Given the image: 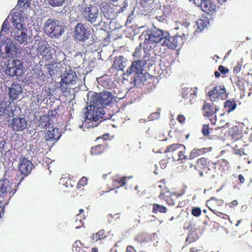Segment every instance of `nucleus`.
I'll return each mask as SVG.
<instances>
[{"label":"nucleus","instance_id":"f257e3e1","mask_svg":"<svg viewBox=\"0 0 252 252\" xmlns=\"http://www.w3.org/2000/svg\"><path fill=\"white\" fill-rule=\"evenodd\" d=\"M75 11L85 21L94 25L98 17V9L91 0H83L75 7Z\"/></svg>","mask_w":252,"mask_h":252},{"label":"nucleus","instance_id":"f03ea898","mask_svg":"<svg viewBox=\"0 0 252 252\" xmlns=\"http://www.w3.org/2000/svg\"><path fill=\"white\" fill-rule=\"evenodd\" d=\"M89 101L90 104L85 108L86 111L85 112V119L83 122L82 126L87 127V124L90 122H96L99 119L102 118L104 114L103 108L102 107L97 105L95 104H93Z\"/></svg>","mask_w":252,"mask_h":252},{"label":"nucleus","instance_id":"7ed1b4c3","mask_svg":"<svg viewBox=\"0 0 252 252\" xmlns=\"http://www.w3.org/2000/svg\"><path fill=\"white\" fill-rule=\"evenodd\" d=\"M114 99V96L111 93L108 91H103L100 93H94L90 97L88 101L93 104H97L103 107L109 105Z\"/></svg>","mask_w":252,"mask_h":252},{"label":"nucleus","instance_id":"20e7f679","mask_svg":"<svg viewBox=\"0 0 252 252\" xmlns=\"http://www.w3.org/2000/svg\"><path fill=\"white\" fill-rule=\"evenodd\" d=\"M44 28L46 33L51 38L59 37L64 32L60 22L53 18H49L45 22Z\"/></svg>","mask_w":252,"mask_h":252},{"label":"nucleus","instance_id":"39448f33","mask_svg":"<svg viewBox=\"0 0 252 252\" xmlns=\"http://www.w3.org/2000/svg\"><path fill=\"white\" fill-rule=\"evenodd\" d=\"M144 43L146 44L160 43L163 41L165 32L155 27L150 30H148L144 35Z\"/></svg>","mask_w":252,"mask_h":252},{"label":"nucleus","instance_id":"423d86ee","mask_svg":"<svg viewBox=\"0 0 252 252\" xmlns=\"http://www.w3.org/2000/svg\"><path fill=\"white\" fill-rule=\"evenodd\" d=\"M74 38L78 41L84 42L89 38L90 32L86 26L81 23H77L74 27Z\"/></svg>","mask_w":252,"mask_h":252},{"label":"nucleus","instance_id":"0eeeda50","mask_svg":"<svg viewBox=\"0 0 252 252\" xmlns=\"http://www.w3.org/2000/svg\"><path fill=\"white\" fill-rule=\"evenodd\" d=\"M183 43V39L181 36L178 35L170 36L169 33L166 32H165L163 41L161 42V45L171 49H174L178 46L182 45Z\"/></svg>","mask_w":252,"mask_h":252},{"label":"nucleus","instance_id":"6e6552de","mask_svg":"<svg viewBox=\"0 0 252 252\" xmlns=\"http://www.w3.org/2000/svg\"><path fill=\"white\" fill-rule=\"evenodd\" d=\"M226 92L224 86L216 85L208 92V95L212 102L217 101L226 97Z\"/></svg>","mask_w":252,"mask_h":252},{"label":"nucleus","instance_id":"1a4fd4ad","mask_svg":"<svg viewBox=\"0 0 252 252\" xmlns=\"http://www.w3.org/2000/svg\"><path fill=\"white\" fill-rule=\"evenodd\" d=\"M6 71L11 76H21L23 73V65L19 60H13L7 65Z\"/></svg>","mask_w":252,"mask_h":252},{"label":"nucleus","instance_id":"9d476101","mask_svg":"<svg viewBox=\"0 0 252 252\" xmlns=\"http://www.w3.org/2000/svg\"><path fill=\"white\" fill-rule=\"evenodd\" d=\"M33 165L32 162L25 157H21L18 164L19 171L24 176H27L31 172Z\"/></svg>","mask_w":252,"mask_h":252},{"label":"nucleus","instance_id":"9b49d317","mask_svg":"<svg viewBox=\"0 0 252 252\" xmlns=\"http://www.w3.org/2000/svg\"><path fill=\"white\" fill-rule=\"evenodd\" d=\"M12 184L6 179L0 180V195H13L16 189L12 188Z\"/></svg>","mask_w":252,"mask_h":252},{"label":"nucleus","instance_id":"f8f14e48","mask_svg":"<svg viewBox=\"0 0 252 252\" xmlns=\"http://www.w3.org/2000/svg\"><path fill=\"white\" fill-rule=\"evenodd\" d=\"M28 122L24 117H16L11 123V127L15 131H22L27 128Z\"/></svg>","mask_w":252,"mask_h":252},{"label":"nucleus","instance_id":"ddd939ff","mask_svg":"<svg viewBox=\"0 0 252 252\" xmlns=\"http://www.w3.org/2000/svg\"><path fill=\"white\" fill-rule=\"evenodd\" d=\"M197 89L196 88H184L182 89V96L190 104H193L196 100Z\"/></svg>","mask_w":252,"mask_h":252},{"label":"nucleus","instance_id":"4468645a","mask_svg":"<svg viewBox=\"0 0 252 252\" xmlns=\"http://www.w3.org/2000/svg\"><path fill=\"white\" fill-rule=\"evenodd\" d=\"M179 195L174 192L166 191L161 192L159 195V198L164 200L168 205L174 206L177 202Z\"/></svg>","mask_w":252,"mask_h":252},{"label":"nucleus","instance_id":"2eb2a0df","mask_svg":"<svg viewBox=\"0 0 252 252\" xmlns=\"http://www.w3.org/2000/svg\"><path fill=\"white\" fill-rule=\"evenodd\" d=\"M181 149H183V144L174 143L167 146L163 153L167 154L168 156H170L173 160L174 157L177 155L178 151Z\"/></svg>","mask_w":252,"mask_h":252},{"label":"nucleus","instance_id":"dca6fc26","mask_svg":"<svg viewBox=\"0 0 252 252\" xmlns=\"http://www.w3.org/2000/svg\"><path fill=\"white\" fill-rule=\"evenodd\" d=\"M144 64L141 60L134 61L131 65L127 69L126 73L130 75L133 73L138 74L143 70Z\"/></svg>","mask_w":252,"mask_h":252},{"label":"nucleus","instance_id":"f3484780","mask_svg":"<svg viewBox=\"0 0 252 252\" xmlns=\"http://www.w3.org/2000/svg\"><path fill=\"white\" fill-rule=\"evenodd\" d=\"M219 107L216 106L210 103H205L202 107L203 116L210 118L214 115V117H216L215 114L219 110Z\"/></svg>","mask_w":252,"mask_h":252},{"label":"nucleus","instance_id":"a211bd4d","mask_svg":"<svg viewBox=\"0 0 252 252\" xmlns=\"http://www.w3.org/2000/svg\"><path fill=\"white\" fill-rule=\"evenodd\" d=\"M76 79H77L76 74L74 70L71 68L64 71L61 78L62 80L64 81H66V82L71 83V85L75 84Z\"/></svg>","mask_w":252,"mask_h":252},{"label":"nucleus","instance_id":"6ab92c4d","mask_svg":"<svg viewBox=\"0 0 252 252\" xmlns=\"http://www.w3.org/2000/svg\"><path fill=\"white\" fill-rule=\"evenodd\" d=\"M22 89L18 83L14 82L9 88V96L12 100H15L19 97V95L22 93Z\"/></svg>","mask_w":252,"mask_h":252},{"label":"nucleus","instance_id":"aec40b11","mask_svg":"<svg viewBox=\"0 0 252 252\" xmlns=\"http://www.w3.org/2000/svg\"><path fill=\"white\" fill-rule=\"evenodd\" d=\"M100 9L104 16L111 17L115 16V9L106 1L102 2L100 5Z\"/></svg>","mask_w":252,"mask_h":252},{"label":"nucleus","instance_id":"412c9836","mask_svg":"<svg viewBox=\"0 0 252 252\" xmlns=\"http://www.w3.org/2000/svg\"><path fill=\"white\" fill-rule=\"evenodd\" d=\"M10 103L2 102L0 103V115L11 116L14 115L12 106Z\"/></svg>","mask_w":252,"mask_h":252},{"label":"nucleus","instance_id":"4be33fe9","mask_svg":"<svg viewBox=\"0 0 252 252\" xmlns=\"http://www.w3.org/2000/svg\"><path fill=\"white\" fill-rule=\"evenodd\" d=\"M228 161L224 159H219L216 162L211 161L210 170L222 171L224 169L225 167L228 165Z\"/></svg>","mask_w":252,"mask_h":252},{"label":"nucleus","instance_id":"5701e85b","mask_svg":"<svg viewBox=\"0 0 252 252\" xmlns=\"http://www.w3.org/2000/svg\"><path fill=\"white\" fill-rule=\"evenodd\" d=\"M200 7L202 11L208 14L213 13L216 9V5L210 0H202Z\"/></svg>","mask_w":252,"mask_h":252},{"label":"nucleus","instance_id":"b1692460","mask_svg":"<svg viewBox=\"0 0 252 252\" xmlns=\"http://www.w3.org/2000/svg\"><path fill=\"white\" fill-rule=\"evenodd\" d=\"M128 64V63L126 59L119 56L114 60L113 66L118 70L124 71Z\"/></svg>","mask_w":252,"mask_h":252},{"label":"nucleus","instance_id":"393cba45","mask_svg":"<svg viewBox=\"0 0 252 252\" xmlns=\"http://www.w3.org/2000/svg\"><path fill=\"white\" fill-rule=\"evenodd\" d=\"M61 134L59 132V129L57 128H52L51 129L47 130L45 133V139L47 141H57L59 139Z\"/></svg>","mask_w":252,"mask_h":252},{"label":"nucleus","instance_id":"a878e982","mask_svg":"<svg viewBox=\"0 0 252 252\" xmlns=\"http://www.w3.org/2000/svg\"><path fill=\"white\" fill-rule=\"evenodd\" d=\"M212 150V147L202 148L200 149L194 148L190 152L189 156V159H194L200 156L210 152Z\"/></svg>","mask_w":252,"mask_h":252},{"label":"nucleus","instance_id":"bb28decb","mask_svg":"<svg viewBox=\"0 0 252 252\" xmlns=\"http://www.w3.org/2000/svg\"><path fill=\"white\" fill-rule=\"evenodd\" d=\"M79 213L74 218L73 225L75 228H80L84 226L83 220H85L86 216L84 214V211L83 209H80L79 211Z\"/></svg>","mask_w":252,"mask_h":252},{"label":"nucleus","instance_id":"cd10ccee","mask_svg":"<svg viewBox=\"0 0 252 252\" xmlns=\"http://www.w3.org/2000/svg\"><path fill=\"white\" fill-rule=\"evenodd\" d=\"M223 200L221 199H217L215 197H211L207 201V206L208 209L213 211L216 210L217 206H221L223 204Z\"/></svg>","mask_w":252,"mask_h":252},{"label":"nucleus","instance_id":"c85d7f7f","mask_svg":"<svg viewBox=\"0 0 252 252\" xmlns=\"http://www.w3.org/2000/svg\"><path fill=\"white\" fill-rule=\"evenodd\" d=\"M26 29H23V30H18L14 35V38L16 40L18 41L20 44L24 43L26 44L27 41V33Z\"/></svg>","mask_w":252,"mask_h":252},{"label":"nucleus","instance_id":"c756f323","mask_svg":"<svg viewBox=\"0 0 252 252\" xmlns=\"http://www.w3.org/2000/svg\"><path fill=\"white\" fill-rule=\"evenodd\" d=\"M12 25L18 30H23L24 26V18L19 15H14L12 17Z\"/></svg>","mask_w":252,"mask_h":252},{"label":"nucleus","instance_id":"7c9ffc66","mask_svg":"<svg viewBox=\"0 0 252 252\" xmlns=\"http://www.w3.org/2000/svg\"><path fill=\"white\" fill-rule=\"evenodd\" d=\"M210 163H211V161L208 160L207 158H201L196 161L198 166L206 171L210 170Z\"/></svg>","mask_w":252,"mask_h":252},{"label":"nucleus","instance_id":"2f4dec72","mask_svg":"<svg viewBox=\"0 0 252 252\" xmlns=\"http://www.w3.org/2000/svg\"><path fill=\"white\" fill-rule=\"evenodd\" d=\"M199 239V236L196 230H190L186 239V245L196 242Z\"/></svg>","mask_w":252,"mask_h":252},{"label":"nucleus","instance_id":"473e14b6","mask_svg":"<svg viewBox=\"0 0 252 252\" xmlns=\"http://www.w3.org/2000/svg\"><path fill=\"white\" fill-rule=\"evenodd\" d=\"M71 83L67 82L61 79L60 82V89L62 92L65 94V95H68L70 94Z\"/></svg>","mask_w":252,"mask_h":252},{"label":"nucleus","instance_id":"72a5a7b5","mask_svg":"<svg viewBox=\"0 0 252 252\" xmlns=\"http://www.w3.org/2000/svg\"><path fill=\"white\" fill-rule=\"evenodd\" d=\"M243 132L242 129H239V127L235 126L231 134L232 137L235 141L241 143L243 139H242Z\"/></svg>","mask_w":252,"mask_h":252},{"label":"nucleus","instance_id":"f704fd0d","mask_svg":"<svg viewBox=\"0 0 252 252\" xmlns=\"http://www.w3.org/2000/svg\"><path fill=\"white\" fill-rule=\"evenodd\" d=\"M129 178L127 177L119 178L117 176H115L112 178L113 185L117 188L124 186L126 184V180Z\"/></svg>","mask_w":252,"mask_h":252},{"label":"nucleus","instance_id":"c9c22d12","mask_svg":"<svg viewBox=\"0 0 252 252\" xmlns=\"http://www.w3.org/2000/svg\"><path fill=\"white\" fill-rule=\"evenodd\" d=\"M237 106V103L234 100H227L224 103V108L225 111L229 113L235 110Z\"/></svg>","mask_w":252,"mask_h":252},{"label":"nucleus","instance_id":"e433bc0d","mask_svg":"<svg viewBox=\"0 0 252 252\" xmlns=\"http://www.w3.org/2000/svg\"><path fill=\"white\" fill-rule=\"evenodd\" d=\"M106 147L103 144L97 145L91 148V153L94 156H98L102 154L105 151Z\"/></svg>","mask_w":252,"mask_h":252},{"label":"nucleus","instance_id":"4c0bfd02","mask_svg":"<svg viewBox=\"0 0 252 252\" xmlns=\"http://www.w3.org/2000/svg\"><path fill=\"white\" fill-rule=\"evenodd\" d=\"M50 115L49 114H45L40 117L39 122V125L43 128L49 126L50 123Z\"/></svg>","mask_w":252,"mask_h":252},{"label":"nucleus","instance_id":"58836bf2","mask_svg":"<svg viewBox=\"0 0 252 252\" xmlns=\"http://www.w3.org/2000/svg\"><path fill=\"white\" fill-rule=\"evenodd\" d=\"M185 153L186 148L183 145V149H181L180 150H179L177 155L174 157V159L173 160L177 161H183L187 160L188 157L186 155Z\"/></svg>","mask_w":252,"mask_h":252},{"label":"nucleus","instance_id":"ea45409f","mask_svg":"<svg viewBox=\"0 0 252 252\" xmlns=\"http://www.w3.org/2000/svg\"><path fill=\"white\" fill-rule=\"evenodd\" d=\"M167 209L166 207L157 203H154L153 205L152 212L154 214H157L158 212L160 213H166Z\"/></svg>","mask_w":252,"mask_h":252},{"label":"nucleus","instance_id":"a19ab883","mask_svg":"<svg viewBox=\"0 0 252 252\" xmlns=\"http://www.w3.org/2000/svg\"><path fill=\"white\" fill-rule=\"evenodd\" d=\"M105 237V231L103 229H101L96 233L93 234L91 236V239L94 242H96Z\"/></svg>","mask_w":252,"mask_h":252},{"label":"nucleus","instance_id":"79ce46f5","mask_svg":"<svg viewBox=\"0 0 252 252\" xmlns=\"http://www.w3.org/2000/svg\"><path fill=\"white\" fill-rule=\"evenodd\" d=\"M48 3L52 7H59L64 2L65 0H47Z\"/></svg>","mask_w":252,"mask_h":252},{"label":"nucleus","instance_id":"37998d69","mask_svg":"<svg viewBox=\"0 0 252 252\" xmlns=\"http://www.w3.org/2000/svg\"><path fill=\"white\" fill-rule=\"evenodd\" d=\"M70 181H72V180H71L70 178L68 176L62 177L60 180V184H62L65 187H69V185H70Z\"/></svg>","mask_w":252,"mask_h":252},{"label":"nucleus","instance_id":"c03bdc74","mask_svg":"<svg viewBox=\"0 0 252 252\" xmlns=\"http://www.w3.org/2000/svg\"><path fill=\"white\" fill-rule=\"evenodd\" d=\"M246 80L243 77L238 76L236 78V85L240 89H243L245 87Z\"/></svg>","mask_w":252,"mask_h":252},{"label":"nucleus","instance_id":"a18cd8bd","mask_svg":"<svg viewBox=\"0 0 252 252\" xmlns=\"http://www.w3.org/2000/svg\"><path fill=\"white\" fill-rule=\"evenodd\" d=\"M213 213L215 214L218 217L221 218L224 220H229V217L226 214L218 211L217 210L211 211Z\"/></svg>","mask_w":252,"mask_h":252},{"label":"nucleus","instance_id":"49530a36","mask_svg":"<svg viewBox=\"0 0 252 252\" xmlns=\"http://www.w3.org/2000/svg\"><path fill=\"white\" fill-rule=\"evenodd\" d=\"M88 183V179L87 177L83 176L78 182L77 188H80L86 185Z\"/></svg>","mask_w":252,"mask_h":252},{"label":"nucleus","instance_id":"de8ad7c7","mask_svg":"<svg viewBox=\"0 0 252 252\" xmlns=\"http://www.w3.org/2000/svg\"><path fill=\"white\" fill-rule=\"evenodd\" d=\"M191 215L195 217H198L201 214V210L199 207H194L191 212Z\"/></svg>","mask_w":252,"mask_h":252},{"label":"nucleus","instance_id":"09e8293b","mask_svg":"<svg viewBox=\"0 0 252 252\" xmlns=\"http://www.w3.org/2000/svg\"><path fill=\"white\" fill-rule=\"evenodd\" d=\"M30 4V0H18V4L20 7H28Z\"/></svg>","mask_w":252,"mask_h":252},{"label":"nucleus","instance_id":"8fccbe9b","mask_svg":"<svg viewBox=\"0 0 252 252\" xmlns=\"http://www.w3.org/2000/svg\"><path fill=\"white\" fill-rule=\"evenodd\" d=\"M47 48L46 44L44 42H41V52L40 55L43 57L46 56L47 53Z\"/></svg>","mask_w":252,"mask_h":252},{"label":"nucleus","instance_id":"3c124183","mask_svg":"<svg viewBox=\"0 0 252 252\" xmlns=\"http://www.w3.org/2000/svg\"><path fill=\"white\" fill-rule=\"evenodd\" d=\"M210 129L208 125H204L202 129V133L204 136H208L210 134Z\"/></svg>","mask_w":252,"mask_h":252},{"label":"nucleus","instance_id":"603ef678","mask_svg":"<svg viewBox=\"0 0 252 252\" xmlns=\"http://www.w3.org/2000/svg\"><path fill=\"white\" fill-rule=\"evenodd\" d=\"M242 63L237 62L233 68V73L234 74H237L239 72H240L242 69Z\"/></svg>","mask_w":252,"mask_h":252},{"label":"nucleus","instance_id":"864d4df0","mask_svg":"<svg viewBox=\"0 0 252 252\" xmlns=\"http://www.w3.org/2000/svg\"><path fill=\"white\" fill-rule=\"evenodd\" d=\"M203 247L201 244H199L197 245L196 247H193L190 248L189 252H197L198 251H202Z\"/></svg>","mask_w":252,"mask_h":252},{"label":"nucleus","instance_id":"5fc2aeb1","mask_svg":"<svg viewBox=\"0 0 252 252\" xmlns=\"http://www.w3.org/2000/svg\"><path fill=\"white\" fill-rule=\"evenodd\" d=\"M235 148L236 149H237L238 148L237 144L235 145ZM234 153H235V154L239 155L240 156H242L243 155H246L245 153L244 149L243 148H240V149H236Z\"/></svg>","mask_w":252,"mask_h":252},{"label":"nucleus","instance_id":"6e6d98bb","mask_svg":"<svg viewBox=\"0 0 252 252\" xmlns=\"http://www.w3.org/2000/svg\"><path fill=\"white\" fill-rule=\"evenodd\" d=\"M8 26H9V23L6 21V20H5L3 22V23L2 25L1 29V32H6L7 31H8Z\"/></svg>","mask_w":252,"mask_h":252},{"label":"nucleus","instance_id":"4d7b16f0","mask_svg":"<svg viewBox=\"0 0 252 252\" xmlns=\"http://www.w3.org/2000/svg\"><path fill=\"white\" fill-rule=\"evenodd\" d=\"M177 121L181 124H184L185 123L186 118L182 114L179 115L177 117Z\"/></svg>","mask_w":252,"mask_h":252},{"label":"nucleus","instance_id":"13d9d810","mask_svg":"<svg viewBox=\"0 0 252 252\" xmlns=\"http://www.w3.org/2000/svg\"><path fill=\"white\" fill-rule=\"evenodd\" d=\"M219 71L221 72L222 74H225L228 72L229 69L226 68L224 66L222 65L219 66L218 68Z\"/></svg>","mask_w":252,"mask_h":252},{"label":"nucleus","instance_id":"bf43d9fd","mask_svg":"<svg viewBox=\"0 0 252 252\" xmlns=\"http://www.w3.org/2000/svg\"><path fill=\"white\" fill-rule=\"evenodd\" d=\"M168 161L166 159H163L159 162V165L161 169H165L167 165Z\"/></svg>","mask_w":252,"mask_h":252},{"label":"nucleus","instance_id":"052dcab7","mask_svg":"<svg viewBox=\"0 0 252 252\" xmlns=\"http://www.w3.org/2000/svg\"><path fill=\"white\" fill-rule=\"evenodd\" d=\"M141 49L140 47H136L135 51L133 53V56L135 57H139L140 56V52Z\"/></svg>","mask_w":252,"mask_h":252},{"label":"nucleus","instance_id":"680f3d73","mask_svg":"<svg viewBox=\"0 0 252 252\" xmlns=\"http://www.w3.org/2000/svg\"><path fill=\"white\" fill-rule=\"evenodd\" d=\"M5 144L6 142L4 140H1L0 141V151L1 152L4 150Z\"/></svg>","mask_w":252,"mask_h":252},{"label":"nucleus","instance_id":"e2e57ef3","mask_svg":"<svg viewBox=\"0 0 252 252\" xmlns=\"http://www.w3.org/2000/svg\"><path fill=\"white\" fill-rule=\"evenodd\" d=\"M197 25H198V28L200 30H203L204 28L206 26V25L205 26H202V27H200V25L203 24V21L202 20H199L197 22Z\"/></svg>","mask_w":252,"mask_h":252},{"label":"nucleus","instance_id":"0e129e2a","mask_svg":"<svg viewBox=\"0 0 252 252\" xmlns=\"http://www.w3.org/2000/svg\"><path fill=\"white\" fill-rule=\"evenodd\" d=\"M4 206L3 203L0 202V218H1V215L4 214Z\"/></svg>","mask_w":252,"mask_h":252},{"label":"nucleus","instance_id":"69168bd1","mask_svg":"<svg viewBox=\"0 0 252 252\" xmlns=\"http://www.w3.org/2000/svg\"><path fill=\"white\" fill-rule=\"evenodd\" d=\"M238 205V202L236 200H234L232 201L228 204V205L230 207H233L236 206Z\"/></svg>","mask_w":252,"mask_h":252},{"label":"nucleus","instance_id":"338daca9","mask_svg":"<svg viewBox=\"0 0 252 252\" xmlns=\"http://www.w3.org/2000/svg\"><path fill=\"white\" fill-rule=\"evenodd\" d=\"M126 252H136V251L131 246H128L126 248Z\"/></svg>","mask_w":252,"mask_h":252},{"label":"nucleus","instance_id":"774afa93","mask_svg":"<svg viewBox=\"0 0 252 252\" xmlns=\"http://www.w3.org/2000/svg\"><path fill=\"white\" fill-rule=\"evenodd\" d=\"M238 180L239 181V182L241 184H243L245 183V178H244V176H243V175L239 174L238 175Z\"/></svg>","mask_w":252,"mask_h":252}]
</instances>
